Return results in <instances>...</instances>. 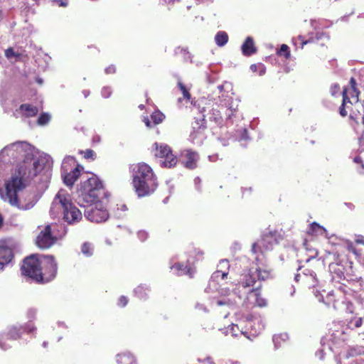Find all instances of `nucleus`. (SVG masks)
I'll return each instance as SVG.
<instances>
[{
  "instance_id": "nucleus-51",
  "label": "nucleus",
  "mask_w": 364,
  "mask_h": 364,
  "mask_svg": "<svg viewBox=\"0 0 364 364\" xmlns=\"http://www.w3.org/2000/svg\"><path fill=\"white\" fill-rule=\"evenodd\" d=\"M355 242L357 245H364V236L362 235H356L355 236Z\"/></svg>"
},
{
  "instance_id": "nucleus-61",
  "label": "nucleus",
  "mask_w": 364,
  "mask_h": 364,
  "mask_svg": "<svg viewBox=\"0 0 364 364\" xmlns=\"http://www.w3.org/2000/svg\"><path fill=\"white\" fill-rule=\"evenodd\" d=\"M240 334L244 335L248 339H252L250 335H249L247 331H240Z\"/></svg>"
},
{
  "instance_id": "nucleus-7",
  "label": "nucleus",
  "mask_w": 364,
  "mask_h": 364,
  "mask_svg": "<svg viewBox=\"0 0 364 364\" xmlns=\"http://www.w3.org/2000/svg\"><path fill=\"white\" fill-rule=\"evenodd\" d=\"M58 225L57 223L39 226L40 231L35 240L36 246L42 250H47L53 247L61 237L58 232Z\"/></svg>"
},
{
  "instance_id": "nucleus-56",
  "label": "nucleus",
  "mask_w": 364,
  "mask_h": 364,
  "mask_svg": "<svg viewBox=\"0 0 364 364\" xmlns=\"http://www.w3.org/2000/svg\"><path fill=\"white\" fill-rule=\"evenodd\" d=\"M359 149L364 151V133L359 138Z\"/></svg>"
},
{
  "instance_id": "nucleus-15",
  "label": "nucleus",
  "mask_w": 364,
  "mask_h": 364,
  "mask_svg": "<svg viewBox=\"0 0 364 364\" xmlns=\"http://www.w3.org/2000/svg\"><path fill=\"white\" fill-rule=\"evenodd\" d=\"M198 160V155L196 152L186 151L182 156L181 163L186 168L194 169L197 167Z\"/></svg>"
},
{
  "instance_id": "nucleus-13",
  "label": "nucleus",
  "mask_w": 364,
  "mask_h": 364,
  "mask_svg": "<svg viewBox=\"0 0 364 364\" xmlns=\"http://www.w3.org/2000/svg\"><path fill=\"white\" fill-rule=\"evenodd\" d=\"M298 39L301 42V48H303L305 45L309 43L324 46L326 43L329 40V36L325 32H316L311 34L307 39H305L303 36H299Z\"/></svg>"
},
{
  "instance_id": "nucleus-60",
  "label": "nucleus",
  "mask_w": 364,
  "mask_h": 364,
  "mask_svg": "<svg viewBox=\"0 0 364 364\" xmlns=\"http://www.w3.org/2000/svg\"><path fill=\"white\" fill-rule=\"evenodd\" d=\"M228 302L225 301L218 300L217 301V305L218 306H223L228 304Z\"/></svg>"
},
{
  "instance_id": "nucleus-29",
  "label": "nucleus",
  "mask_w": 364,
  "mask_h": 364,
  "mask_svg": "<svg viewBox=\"0 0 364 364\" xmlns=\"http://www.w3.org/2000/svg\"><path fill=\"white\" fill-rule=\"evenodd\" d=\"M175 55L181 57L183 61H187L191 58L190 53L188 49L183 47L176 48Z\"/></svg>"
},
{
  "instance_id": "nucleus-55",
  "label": "nucleus",
  "mask_w": 364,
  "mask_h": 364,
  "mask_svg": "<svg viewBox=\"0 0 364 364\" xmlns=\"http://www.w3.org/2000/svg\"><path fill=\"white\" fill-rule=\"evenodd\" d=\"M143 122L148 128H151L154 127L153 123L150 121L148 117H144Z\"/></svg>"
},
{
  "instance_id": "nucleus-24",
  "label": "nucleus",
  "mask_w": 364,
  "mask_h": 364,
  "mask_svg": "<svg viewBox=\"0 0 364 364\" xmlns=\"http://www.w3.org/2000/svg\"><path fill=\"white\" fill-rule=\"evenodd\" d=\"M117 364H134V357L130 353H120L117 355Z\"/></svg>"
},
{
  "instance_id": "nucleus-27",
  "label": "nucleus",
  "mask_w": 364,
  "mask_h": 364,
  "mask_svg": "<svg viewBox=\"0 0 364 364\" xmlns=\"http://www.w3.org/2000/svg\"><path fill=\"white\" fill-rule=\"evenodd\" d=\"M178 162L177 157L173 154V151L164 158L162 164L166 168H171L176 165Z\"/></svg>"
},
{
  "instance_id": "nucleus-3",
  "label": "nucleus",
  "mask_w": 364,
  "mask_h": 364,
  "mask_svg": "<svg viewBox=\"0 0 364 364\" xmlns=\"http://www.w3.org/2000/svg\"><path fill=\"white\" fill-rule=\"evenodd\" d=\"M132 183L139 197L151 195L158 186L157 178L151 167L144 162L133 165Z\"/></svg>"
},
{
  "instance_id": "nucleus-12",
  "label": "nucleus",
  "mask_w": 364,
  "mask_h": 364,
  "mask_svg": "<svg viewBox=\"0 0 364 364\" xmlns=\"http://www.w3.org/2000/svg\"><path fill=\"white\" fill-rule=\"evenodd\" d=\"M256 282L257 279L255 275V273L251 269H249L248 271L243 272L240 275V279L238 280L235 289L240 291V289L242 288L247 289V292L249 294V290L254 288L253 287L255 284Z\"/></svg>"
},
{
  "instance_id": "nucleus-23",
  "label": "nucleus",
  "mask_w": 364,
  "mask_h": 364,
  "mask_svg": "<svg viewBox=\"0 0 364 364\" xmlns=\"http://www.w3.org/2000/svg\"><path fill=\"white\" fill-rule=\"evenodd\" d=\"M307 232L312 235H326L327 230L317 223L314 222L310 224Z\"/></svg>"
},
{
  "instance_id": "nucleus-41",
  "label": "nucleus",
  "mask_w": 364,
  "mask_h": 364,
  "mask_svg": "<svg viewBox=\"0 0 364 364\" xmlns=\"http://www.w3.org/2000/svg\"><path fill=\"white\" fill-rule=\"evenodd\" d=\"M178 87H179L180 90L181 91V92L183 95V97L186 100H189L191 99V94H190L189 91L188 90V89L184 85V84L181 82H178Z\"/></svg>"
},
{
  "instance_id": "nucleus-16",
  "label": "nucleus",
  "mask_w": 364,
  "mask_h": 364,
  "mask_svg": "<svg viewBox=\"0 0 364 364\" xmlns=\"http://www.w3.org/2000/svg\"><path fill=\"white\" fill-rule=\"evenodd\" d=\"M12 250L4 245H0V270L8 264L13 258Z\"/></svg>"
},
{
  "instance_id": "nucleus-62",
  "label": "nucleus",
  "mask_w": 364,
  "mask_h": 364,
  "mask_svg": "<svg viewBox=\"0 0 364 364\" xmlns=\"http://www.w3.org/2000/svg\"><path fill=\"white\" fill-rule=\"evenodd\" d=\"M349 118H350L351 120L354 121L355 123H358V121H357V119H356V117H355L353 115L350 114V115H349Z\"/></svg>"
},
{
  "instance_id": "nucleus-31",
  "label": "nucleus",
  "mask_w": 364,
  "mask_h": 364,
  "mask_svg": "<svg viewBox=\"0 0 364 364\" xmlns=\"http://www.w3.org/2000/svg\"><path fill=\"white\" fill-rule=\"evenodd\" d=\"M329 268L331 272L336 274L338 279H342L344 278V273L341 266L338 264H331Z\"/></svg>"
},
{
  "instance_id": "nucleus-1",
  "label": "nucleus",
  "mask_w": 364,
  "mask_h": 364,
  "mask_svg": "<svg viewBox=\"0 0 364 364\" xmlns=\"http://www.w3.org/2000/svg\"><path fill=\"white\" fill-rule=\"evenodd\" d=\"M41 169L38 159L23 161L18 166L11 178L5 183L6 193L2 198L10 205L19 208L21 205L18 193L25 187V182L36 177Z\"/></svg>"
},
{
  "instance_id": "nucleus-18",
  "label": "nucleus",
  "mask_w": 364,
  "mask_h": 364,
  "mask_svg": "<svg viewBox=\"0 0 364 364\" xmlns=\"http://www.w3.org/2000/svg\"><path fill=\"white\" fill-rule=\"evenodd\" d=\"M19 112L26 118L36 117L38 113V108L31 104H22L19 106Z\"/></svg>"
},
{
  "instance_id": "nucleus-48",
  "label": "nucleus",
  "mask_w": 364,
  "mask_h": 364,
  "mask_svg": "<svg viewBox=\"0 0 364 364\" xmlns=\"http://www.w3.org/2000/svg\"><path fill=\"white\" fill-rule=\"evenodd\" d=\"M196 272V270L194 268H192L191 267H184V272L183 274L188 275L189 277L193 278V275Z\"/></svg>"
},
{
  "instance_id": "nucleus-44",
  "label": "nucleus",
  "mask_w": 364,
  "mask_h": 364,
  "mask_svg": "<svg viewBox=\"0 0 364 364\" xmlns=\"http://www.w3.org/2000/svg\"><path fill=\"white\" fill-rule=\"evenodd\" d=\"M226 110V112L225 114V119H230L232 118V117L233 115H235V113L236 112L235 109L232 108L230 105V103L228 102V107H227V109Z\"/></svg>"
},
{
  "instance_id": "nucleus-43",
  "label": "nucleus",
  "mask_w": 364,
  "mask_h": 364,
  "mask_svg": "<svg viewBox=\"0 0 364 364\" xmlns=\"http://www.w3.org/2000/svg\"><path fill=\"white\" fill-rule=\"evenodd\" d=\"M262 242H260L259 240L256 242L253 243L252 245V252L255 254L257 252H263L264 250L262 247Z\"/></svg>"
},
{
  "instance_id": "nucleus-47",
  "label": "nucleus",
  "mask_w": 364,
  "mask_h": 364,
  "mask_svg": "<svg viewBox=\"0 0 364 364\" xmlns=\"http://www.w3.org/2000/svg\"><path fill=\"white\" fill-rule=\"evenodd\" d=\"M129 302V299L127 296H121L119 299H118V301H117V305L119 306V307H124L127 306V304H128Z\"/></svg>"
},
{
  "instance_id": "nucleus-9",
  "label": "nucleus",
  "mask_w": 364,
  "mask_h": 364,
  "mask_svg": "<svg viewBox=\"0 0 364 364\" xmlns=\"http://www.w3.org/2000/svg\"><path fill=\"white\" fill-rule=\"evenodd\" d=\"M95 203V207L85 210V217L91 222L97 223L106 221L109 218L108 211L101 204H98L97 202Z\"/></svg>"
},
{
  "instance_id": "nucleus-28",
  "label": "nucleus",
  "mask_w": 364,
  "mask_h": 364,
  "mask_svg": "<svg viewBox=\"0 0 364 364\" xmlns=\"http://www.w3.org/2000/svg\"><path fill=\"white\" fill-rule=\"evenodd\" d=\"M215 41L218 46H223L228 41V35L225 31H219L215 36Z\"/></svg>"
},
{
  "instance_id": "nucleus-38",
  "label": "nucleus",
  "mask_w": 364,
  "mask_h": 364,
  "mask_svg": "<svg viewBox=\"0 0 364 364\" xmlns=\"http://www.w3.org/2000/svg\"><path fill=\"white\" fill-rule=\"evenodd\" d=\"M4 55L7 59H11L12 58H19L21 55V53L15 52L11 47L5 50Z\"/></svg>"
},
{
  "instance_id": "nucleus-64",
  "label": "nucleus",
  "mask_w": 364,
  "mask_h": 364,
  "mask_svg": "<svg viewBox=\"0 0 364 364\" xmlns=\"http://www.w3.org/2000/svg\"><path fill=\"white\" fill-rule=\"evenodd\" d=\"M139 107H140L141 109H143L144 105H140V106H139Z\"/></svg>"
},
{
  "instance_id": "nucleus-30",
  "label": "nucleus",
  "mask_w": 364,
  "mask_h": 364,
  "mask_svg": "<svg viewBox=\"0 0 364 364\" xmlns=\"http://www.w3.org/2000/svg\"><path fill=\"white\" fill-rule=\"evenodd\" d=\"M81 252L85 257H91L94 253V247L89 242H84L81 246Z\"/></svg>"
},
{
  "instance_id": "nucleus-45",
  "label": "nucleus",
  "mask_w": 364,
  "mask_h": 364,
  "mask_svg": "<svg viewBox=\"0 0 364 364\" xmlns=\"http://www.w3.org/2000/svg\"><path fill=\"white\" fill-rule=\"evenodd\" d=\"M112 90L110 87L106 86L102 87L101 90L102 96L105 98H108L112 95Z\"/></svg>"
},
{
  "instance_id": "nucleus-52",
  "label": "nucleus",
  "mask_w": 364,
  "mask_h": 364,
  "mask_svg": "<svg viewBox=\"0 0 364 364\" xmlns=\"http://www.w3.org/2000/svg\"><path fill=\"white\" fill-rule=\"evenodd\" d=\"M58 6L66 7L68 5V0H53Z\"/></svg>"
},
{
  "instance_id": "nucleus-4",
  "label": "nucleus",
  "mask_w": 364,
  "mask_h": 364,
  "mask_svg": "<svg viewBox=\"0 0 364 364\" xmlns=\"http://www.w3.org/2000/svg\"><path fill=\"white\" fill-rule=\"evenodd\" d=\"M106 197L102 181L96 175H92L80 183L77 200L80 206H86Z\"/></svg>"
},
{
  "instance_id": "nucleus-35",
  "label": "nucleus",
  "mask_w": 364,
  "mask_h": 364,
  "mask_svg": "<svg viewBox=\"0 0 364 364\" xmlns=\"http://www.w3.org/2000/svg\"><path fill=\"white\" fill-rule=\"evenodd\" d=\"M210 114V120L214 121L218 125L223 124L224 119L223 116H222V114L220 112H215V107L212 109Z\"/></svg>"
},
{
  "instance_id": "nucleus-42",
  "label": "nucleus",
  "mask_w": 364,
  "mask_h": 364,
  "mask_svg": "<svg viewBox=\"0 0 364 364\" xmlns=\"http://www.w3.org/2000/svg\"><path fill=\"white\" fill-rule=\"evenodd\" d=\"M50 119V116L48 113H42L38 118L37 122L40 125L46 124Z\"/></svg>"
},
{
  "instance_id": "nucleus-58",
  "label": "nucleus",
  "mask_w": 364,
  "mask_h": 364,
  "mask_svg": "<svg viewBox=\"0 0 364 364\" xmlns=\"http://www.w3.org/2000/svg\"><path fill=\"white\" fill-rule=\"evenodd\" d=\"M238 330H239V328H238L237 325H232L231 331H232L233 336H238L237 333H236V331Z\"/></svg>"
},
{
  "instance_id": "nucleus-5",
  "label": "nucleus",
  "mask_w": 364,
  "mask_h": 364,
  "mask_svg": "<svg viewBox=\"0 0 364 364\" xmlns=\"http://www.w3.org/2000/svg\"><path fill=\"white\" fill-rule=\"evenodd\" d=\"M54 203L60 205L63 220L68 224H75L82 219L80 210L72 203L70 196L65 191L60 190L57 193Z\"/></svg>"
},
{
  "instance_id": "nucleus-57",
  "label": "nucleus",
  "mask_w": 364,
  "mask_h": 364,
  "mask_svg": "<svg viewBox=\"0 0 364 364\" xmlns=\"http://www.w3.org/2000/svg\"><path fill=\"white\" fill-rule=\"evenodd\" d=\"M353 161L356 164H360L362 169H364V163L360 156H355L353 159Z\"/></svg>"
},
{
  "instance_id": "nucleus-50",
  "label": "nucleus",
  "mask_w": 364,
  "mask_h": 364,
  "mask_svg": "<svg viewBox=\"0 0 364 364\" xmlns=\"http://www.w3.org/2000/svg\"><path fill=\"white\" fill-rule=\"evenodd\" d=\"M116 70H117L116 67L114 65H110L107 66L105 70L106 74H108V75L114 74L116 73Z\"/></svg>"
},
{
  "instance_id": "nucleus-10",
  "label": "nucleus",
  "mask_w": 364,
  "mask_h": 364,
  "mask_svg": "<svg viewBox=\"0 0 364 364\" xmlns=\"http://www.w3.org/2000/svg\"><path fill=\"white\" fill-rule=\"evenodd\" d=\"M22 333V327L12 326L9 328L6 333L0 335V347L2 350H6L11 348L8 344L9 341H16L21 338Z\"/></svg>"
},
{
  "instance_id": "nucleus-21",
  "label": "nucleus",
  "mask_w": 364,
  "mask_h": 364,
  "mask_svg": "<svg viewBox=\"0 0 364 364\" xmlns=\"http://www.w3.org/2000/svg\"><path fill=\"white\" fill-rule=\"evenodd\" d=\"M259 241L263 242L262 247L264 248V251L272 249L274 244L277 242L276 239L272 232L264 235Z\"/></svg>"
},
{
  "instance_id": "nucleus-26",
  "label": "nucleus",
  "mask_w": 364,
  "mask_h": 364,
  "mask_svg": "<svg viewBox=\"0 0 364 364\" xmlns=\"http://www.w3.org/2000/svg\"><path fill=\"white\" fill-rule=\"evenodd\" d=\"M253 272L255 273V277L257 276L258 280L264 281L271 277V270L268 269H262L258 267L256 269L255 272Z\"/></svg>"
},
{
  "instance_id": "nucleus-20",
  "label": "nucleus",
  "mask_w": 364,
  "mask_h": 364,
  "mask_svg": "<svg viewBox=\"0 0 364 364\" xmlns=\"http://www.w3.org/2000/svg\"><path fill=\"white\" fill-rule=\"evenodd\" d=\"M153 149L156 157L164 159L167 154L172 152L171 147L164 144L155 142L153 144Z\"/></svg>"
},
{
  "instance_id": "nucleus-40",
  "label": "nucleus",
  "mask_w": 364,
  "mask_h": 364,
  "mask_svg": "<svg viewBox=\"0 0 364 364\" xmlns=\"http://www.w3.org/2000/svg\"><path fill=\"white\" fill-rule=\"evenodd\" d=\"M228 105V102L225 101L223 103H220L216 105L215 107V112H220L223 118H225V114L226 112L227 107Z\"/></svg>"
},
{
  "instance_id": "nucleus-19",
  "label": "nucleus",
  "mask_w": 364,
  "mask_h": 364,
  "mask_svg": "<svg viewBox=\"0 0 364 364\" xmlns=\"http://www.w3.org/2000/svg\"><path fill=\"white\" fill-rule=\"evenodd\" d=\"M261 287L262 286L259 285L255 288H252V289L249 290L247 299H251L252 297H254L255 299L253 302L256 305L262 307L266 305V301L261 296Z\"/></svg>"
},
{
  "instance_id": "nucleus-14",
  "label": "nucleus",
  "mask_w": 364,
  "mask_h": 364,
  "mask_svg": "<svg viewBox=\"0 0 364 364\" xmlns=\"http://www.w3.org/2000/svg\"><path fill=\"white\" fill-rule=\"evenodd\" d=\"M345 90H346V95L348 97L355 100V102L359 101L360 91L358 88V82L355 77H350L348 85L344 86L343 87L342 92H344Z\"/></svg>"
},
{
  "instance_id": "nucleus-39",
  "label": "nucleus",
  "mask_w": 364,
  "mask_h": 364,
  "mask_svg": "<svg viewBox=\"0 0 364 364\" xmlns=\"http://www.w3.org/2000/svg\"><path fill=\"white\" fill-rule=\"evenodd\" d=\"M80 153L83 154V156L86 159L95 160L96 158V154L92 149H88L85 151H80Z\"/></svg>"
},
{
  "instance_id": "nucleus-6",
  "label": "nucleus",
  "mask_w": 364,
  "mask_h": 364,
  "mask_svg": "<svg viewBox=\"0 0 364 364\" xmlns=\"http://www.w3.org/2000/svg\"><path fill=\"white\" fill-rule=\"evenodd\" d=\"M323 302L336 311L350 314H355V307L353 303L348 300L341 289H336L328 293L323 299Z\"/></svg>"
},
{
  "instance_id": "nucleus-53",
  "label": "nucleus",
  "mask_w": 364,
  "mask_h": 364,
  "mask_svg": "<svg viewBox=\"0 0 364 364\" xmlns=\"http://www.w3.org/2000/svg\"><path fill=\"white\" fill-rule=\"evenodd\" d=\"M340 90V86L338 84H334L331 87V92L332 95H336Z\"/></svg>"
},
{
  "instance_id": "nucleus-25",
  "label": "nucleus",
  "mask_w": 364,
  "mask_h": 364,
  "mask_svg": "<svg viewBox=\"0 0 364 364\" xmlns=\"http://www.w3.org/2000/svg\"><path fill=\"white\" fill-rule=\"evenodd\" d=\"M218 267H225V270H223L222 269H218L215 272V277H218L220 275L223 279H226L228 274V269L230 267L229 262L227 260H223L220 262Z\"/></svg>"
},
{
  "instance_id": "nucleus-36",
  "label": "nucleus",
  "mask_w": 364,
  "mask_h": 364,
  "mask_svg": "<svg viewBox=\"0 0 364 364\" xmlns=\"http://www.w3.org/2000/svg\"><path fill=\"white\" fill-rule=\"evenodd\" d=\"M303 245L306 250L309 252V257L314 258L318 255L317 250L312 247L306 240H304Z\"/></svg>"
},
{
  "instance_id": "nucleus-33",
  "label": "nucleus",
  "mask_w": 364,
  "mask_h": 364,
  "mask_svg": "<svg viewBox=\"0 0 364 364\" xmlns=\"http://www.w3.org/2000/svg\"><path fill=\"white\" fill-rule=\"evenodd\" d=\"M250 69L252 73H257L259 75H263L266 72L265 66L261 63L251 65Z\"/></svg>"
},
{
  "instance_id": "nucleus-49",
  "label": "nucleus",
  "mask_w": 364,
  "mask_h": 364,
  "mask_svg": "<svg viewBox=\"0 0 364 364\" xmlns=\"http://www.w3.org/2000/svg\"><path fill=\"white\" fill-rule=\"evenodd\" d=\"M36 330V328L33 326V323H26L23 326V331H26L27 333H33Z\"/></svg>"
},
{
  "instance_id": "nucleus-59",
  "label": "nucleus",
  "mask_w": 364,
  "mask_h": 364,
  "mask_svg": "<svg viewBox=\"0 0 364 364\" xmlns=\"http://www.w3.org/2000/svg\"><path fill=\"white\" fill-rule=\"evenodd\" d=\"M144 291V287L141 286L137 287V288L135 289L136 294H141Z\"/></svg>"
},
{
  "instance_id": "nucleus-54",
  "label": "nucleus",
  "mask_w": 364,
  "mask_h": 364,
  "mask_svg": "<svg viewBox=\"0 0 364 364\" xmlns=\"http://www.w3.org/2000/svg\"><path fill=\"white\" fill-rule=\"evenodd\" d=\"M348 247V250L349 252H353V254H355V255H358V252H357V250H356V248L353 246V245L352 242H350V241H349V242H348V247Z\"/></svg>"
},
{
  "instance_id": "nucleus-11",
  "label": "nucleus",
  "mask_w": 364,
  "mask_h": 364,
  "mask_svg": "<svg viewBox=\"0 0 364 364\" xmlns=\"http://www.w3.org/2000/svg\"><path fill=\"white\" fill-rule=\"evenodd\" d=\"M67 162H64L62 166V177L64 183L68 186L72 187L75 183V181L79 178L80 173L83 170V167L79 164H77L76 166L70 172H67Z\"/></svg>"
},
{
  "instance_id": "nucleus-32",
  "label": "nucleus",
  "mask_w": 364,
  "mask_h": 364,
  "mask_svg": "<svg viewBox=\"0 0 364 364\" xmlns=\"http://www.w3.org/2000/svg\"><path fill=\"white\" fill-rule=\"evenodd\" d=\"M164 118V114L160 111H155L151 114V119L154 126L161 123Z\"/></svg>"
},
{
  "instance_id": "nucleus-63",
  "label": "nucleus",
  "mask_w": 364,
  "mask_h": 364,
  "mask_svg": "<svg viewBox=\"0 0 364 364\" xmlns=\"http://www.w3.org/2000/svg\"><path fill=\"white\" fill-rule=\"evenodd\" d=\"M362 124H363L364 126V114L363 115L362 117Z\"/></svg>"
},
{
  "instance_id": "nucleus-8",
  "label": "nucleus",
  "mask_w": 364,
  "mask_h": 364,
  "mask_svg": "<svg viewBox=\"0 0 364 364\" xmlns=\"http://www.w3.org/2000/svg\"><path fill=\"white\" fill-rule=\"evenodd\" d=\"M198 109L200 114L198 117H194V121L192 122V132L190 134V136L193 142L202 144L206 138L207 124L205 117L203 114V112H205V108L203 107L200 110V107H198Z\"/></svg>"
},
{
  "instance_id": "nucleus-2",
  "label": "nucleus",
  "mask_w": 364,
  "mask_h": 364,
  "mask_svg": "<svg viewBox=\"0 0 364 364\" xmlns=\"http://www.w3.org/2000/svg\"><path fill=\"white\" fill-rule=\"evenodd\" d=\"M57 270L58 265L53 255H31L23 260L21 267L22 275L37 284H46L53 280Z\"/></svg>"
},
{
  "instance_id": "nucleus-17",
  "label": "nucleus",
  "mask_w": 364,
  "mask_h": 364,
  "mask_svg": "<svg viewBox=\"0 0 364 364\" xmlns=\"http://www.w3.org/2000/svg\"><path fill=\"white\" fill-rule=\"evenodd\" d=\"M241 49L242 53L245 56H250L256 53L257 50L254 40L250 36L246 38L245 42L242 45Z\"/></svg>"
},
{
  "instance_id": "nucleus-46",
  "label": "nucleus",
  "mask_w": 364,
  "mask_h": 364,
  "mask_svg": "<svg viewBox=\"0 0 364 364\" xmlns=\"http://www.w3.org/2000/svg\"><path fill=\"white\" fill-rule=\"evenodd\" d=\"M184 267H187V266L181 263H176L172 266V268L176 269L179 274H183Z\"/></svg>"
},
{
  "instance_id": "nucleus-37",
  "label": "nucleus",
  "mask_w": 364,
  "mask_h": 364,
  "mask_svg": "<svg viewBox=\"0 0 364 364\" xmlns=\"http://www.w3.org/2000/svg\"><path fill=\"white\" fill-rule=\"evenodd\" d=\"M363 324V318L361 317H352L348 321V326L350 328H360Z\"/></svg>"
},
{
  "instance_id": "nucleus-34",
  "label": "nucleus",
  "mask_w": 364,
  "mask_h": 364,
  "mask_svg": "<svg viewBox=\"0 0 364 364\" xmlns=\"http://www.w3.org/2000/svg\"><path fill=\"white\" fill-rule=\"evenodd\" d=\"M277 54L279 56L284 57L285 59H289L291 56L289 48L286 44H282L279 49L277 50Z\"/></svg>"
},
{
  "instance_id": "nucleus-22",
  "label": "nucleus",
  "mask_w": 364,
  "mask_h": 364,
  "mask_svg": "<svg viewBox=\"0 0 364 364\" xmlns=\"http://www.w3.org/2000/svg\"><path fill=\"white\" fill-rule=\"evenodd\" d=\"M342 95V102L341 105L338 107V113L342 117H346L348 115V111L346 109L347 105L350 104L353 105V102L350 100V97H348L346 95V90L344 92H341Z\"/></svg>"
}]
</instances>
